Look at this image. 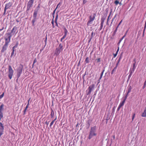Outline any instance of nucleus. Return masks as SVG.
<instances>
[{
	"label": "nucleus",
	"instance_id": "f257e3e1",
	"mask_svg": "<svg viewBox=\"0 0 146 146\" xmlns=\"http://www.w3.org/2000/svg\"><path fill=\"white\" fill-rule=\"evenodd\" d=\"M40 3H39L34 10L33 15V18L32 21V26H35V23L36 22V20L38 19V18H37V15L40 9Z\"/></svg>",
	"mask_w": 146,
	"mask_h": 146
},
{
	"label": "nucleus",
	"instance_id": "f03ea898",
	"mask_svg": "<svg viewBox=\"0 0 146 146\" xmlns=\"http://www.w3.org/2000/svg\"><path fill=\"white\" fill-rule=\"evenodd\" d=\"M96 127L94 126L91 127L89 132V134L88 138L89 139H91L94 136H96L97 135L96 133Z\"/></svg>",
	"mask_w": 146,
	"mask_h": 146
},
{
	"label": "nucleus",
	"instance_id": "7ed1b4c3",
	"mask_svg": "<svg viewBox=\"0 0 146 146\" xmlns=\"http://www.w3.org/2000/svg\"><path fill=\"white\" fill-rule=\"evenodd\" d=\"M23 65L21 64H20L17 69V80H18V78L20 77L21 75L22 74L23 69Z\"/></svg>",
	"mask_w": 146,
	"mask_h": 146
},
{
	"label": "nucleus",
	"instance_id": "20e7f679",
	"mask_svg": "<svg viewBox=\"0 0 146 146\" xmlns=\"http://www.w3.org/2000/svg\"><path fill=\"white\" fill-rule=\"evenodd\" d=\"M12 36L9 33H6L4 36L5 42L9 43L10 42L11 38Z\"/></svg>",
	"mask_w": 146,
	"mask_h": 146
},
{
	"label": "nucleus",
	"instance_id": "39448f33",
	"mask_svg": "<svg viewBox=\"0 0 146 146\" xmlns=\"http://www.w3.org/2000/svg\"><path fill=\"white\" fill-rule=\"evenodd\" d=\"M13 4V3L11 2H10L5 4L3 15H5L6 10L8 9H10V8L12 7Z\"/></svg>",
	"mask_w": 146,
	"mask_h": 146
},
{
	"label": "nucleus",
	"instance_id": "423d86ee",
	"mask_svg": "<svg viewBox=\"0 0 146 146\" xmlns=\"http://www.w3.org/2000/svg\"><path fill=\"white\" fill-rule=\"evenodd\" d=\"M95 84H92L88 88V91L86 90V95H89L90 94L91 92L94 89L95 87Z\"/></svg>",
	"mask_w": 146,
	"mask_h": 146
},
{
	"label": "nucleus",
	"instance_id": "0eeeda50",
	"mask_svg": "<svg viewBox=\"0 0 146 146\" xmlns=\"http://www.w3.org/2000/svg\"><path fill=\"white\" fill-rule=\"evenodd\" d=\"M8 69V76L9 78L10 79H11L12 78V76L13 75L14 71L12 69L11 66L10 65H9V66Z\"/></svg>",
	"mask_w": 146,
	"mask_h": 146
},
{
	"label": "nucleus",
	"instance_id": "6e6552de",
	"mask_svg": "<svg viewBox=\"0 0 146 146\" xmlns=\"http://www.w3.org/2000/svg\"><path fill=\"white\" fill-rule=\"evenodd\" d=\"M34 0H29L27 3V11H29L33 6Z\"/></svg>",
	"mask_w": 146,
	"mask_h": 146
},
{
	"label": "nucleus",
	"instance_id": "1a4fd4ad",
	"mask_svg": "<svg viewBox=\"0 0 146 146\" xmlns=\"http://www.w3.org/2000/svg\"><path fill=\"white\" fill-rule=\"evenodd\" d=\"M9 43L5 42V44L3 46L2 49L1 51V53H3L6 51L8 47Z\"/></svg>",
	"mask_w": 146,
	"mask_h": 146
},
{
	"label": "nucleus",
	"instance_id": "9d476101",
	"mask_svg": "<svg viewBox=\"0 0 146 146\" xmlns=\"http://www.w3.org/2000/svg\"><path fill=\"white\" fill-rule=\"evenodd\" d=\"M17 27H14L11 31L10 33H10L11 35L13 36V35L17 33V32L16 33V32L17 30Z\"/></svg>",
	"mask_w": 146,
	"mask_h": 146
},
{
	"label": "nucleus",
	"instance_id": "9b49d317",
	"mask_svg": "<svg viewBox=\"0 0 146 146\" xmlns=\"http://www.w3.org/2000/svg\"><path fill=\"white\" fill-rule=\"evenodd\" d=\"M96 16V13H94L93 14V17L92 18L91 16H90L89 17V20L88 21L87 23V25H88V24L90 23L91 22L93 21L95 19V17Z\"/></svg>",
	"mask_w": 146,
	"mask_h": 146
},
{
	"label": "nucleus",
	"instance_id": "f8f14e48",
	"mask_svg": "<svg viewBox=\"0 0 146 146\" xmlns=\"http://www.w3.org/2000/svg\"><path fill=\"white\" fill-rule=\"evenodd\" d=\"M4 130V126L2 123L0 124V137L3 134Z\"/></svg>",
	"mask_w": 146,
	"mask_h": 146
},
{
	"label": "nucleus",
	"instance_id": "ddd939ff",
	"mask_svg": "<svg viewBox=\"0 0 146 146\" xmlns=\"http://www.w3.org/2000/svg\"><path fill=\"white\" fill-rule=\"evenodd\" d=\"M31 99V98H30L28 100V104H27V106H26L25 109L23 111V115H25V114H26V110H27V108H28V106H29V101H30V100Z\"/></svg>",
	"mask_w": 146,
	"mask_h": 146
},
{
	"label": "nucleus",
	"instance_id": "4468645a",
	"mask_svg": "<svg viewBox=\"0 0 146 146\" xmlns=\"http://www.w3.org/2000/svg\"><path fill=\"white\" fill-rule=\"evenodd\" d=\"M107 16V15L104 14V15L102 16L101 19V23H104V21L106 19Z\"/></svg>",
	"mask_w": 146,
	"mask_h": 146
},
{
	"label": "nucleus",
	"instance_id": "2eb2a0df",
	"mask_svg": "<svg viewBox=\"0 0 146 146\" xmlns=\"http://www.w3.org/2000/svg\"><path fill=\"white\" fill-rule=\"evenodd\" d=\"M92 120L90 119H88L87 121L86 127L87 129L88 128L90 125V123H91Z\"/></svg>",
	"mask_w": 146,
	"mask_h": 146
},
{
	"label": "nucleus",
	"instance_id": "dca6fc26",
	"mask_svg": "<svg viewBox=\"0 0 146 146\" xmlns=\"http://www.w3.org/2000/svg\"><path fill=\"white\" fill-rule=\"evenodd\" d=\"M61 51H62L61 50L58 49V48H57L56 49L55 54H56L57 56L58 55Z\"/></svg>",
	"mask_w": 146,
	"mask_h": 146
},
{
	"label": "nucleus",
	"instance_id": "f3484780",
	"mask_svg": "<svg viewBox=\"0 0 146 146\" xmlns=\"http://www.w3.org/2000/svg\"><path fill=\"white\" fill-rule=\"evenodd\" d=\"M141 116L143 117L146 116V107L145 108Z\"/></svg>",
	"mask_w": 146,
	"mask_h": 146
},
{
	"label": "nucleus",
	"instance_id": "a211bd4d",
	"mask_svg": "<svg viewBox=\"0 0 146 146\" xmlns=\"http://www.w3.org/2000/svg\"><path fill=\"white\" fill-rule=\"evenodd\" d=\"M58 15L57 14V13L56 15V18H55V22L56 24V26H57V27H58V23L57 22V19L58 18Z\"/></svg>",
	"mask_w": 146,
	"mask_h": 146
},
{
	"label": "nucleus",
	"instance_id": "6ab92c4d",
	"mask_svg": "<svg viewBox=\"0 0 146 146\" xmlns=\"http://www.w3.org/2000/svg\"><path fill=\"white\" fill-rule=\"evenodd\" d=\"M127 88H128L127 92L128 93H130L131 92V90L132 89V87L130 84H129V85H128Z\"/></svg>",
	"mask_w": 146,
	"mask_h": 146
},
{
	"label": "nucleus",
	"instance_id": "aec40b11",
	"mask_svg": "<svg viewBox=\"0 0 146 146\" xmlns=\"http://www.w3.org/2000/svg\"><path fill=\"white\" fill-rule=\"evenodd\" d=\"M4 106V104H2L0 106V112H3L4 110L3 107Z\"/></svg>",
	"mask_w": 146,
	"mask_h": 146
},
{
	"label": "nucleus",
	"instance_id": "412c9836",
	"mask_svg": "<svg viewBox=\"0 0 146 146\" xmlns=\"http://www.w3.org/2000/svg\"><path fill=\"white\" fill-rule=\"evenodd\" d=\"M51 112L50 114V117L51 118H52L54 115V112L52 109H51Z\"/></svg>",
	"mask_w": 146,
	"mask_h": 146
},
{
	"label": "nucleus",
	"instance_id": "4be33fe9",
	"mask_svg": "<svg viewBox=\"0 0 146 146\" xmlns=\"http://www.w3.org/2000/svg\"><path fill=\"white\" fill-rule=\"evenodd\" d=\"M15 51V48H12V51L11 52V55L10 56L11 58H12L14 54Z\"/></svg>",
	"mask_w": 146,
	"mask_h": 146
},
{
	"label": "nucleus",
	"instance_id": "5701e85b",
	"mask_svg": "<svg viewBox=\"0 0 146 146\" xmlns=\"http://www.w3.org/2000/svg\"><path fill=\"white\" fill-rule=\"evenodd\" d=\"M63 47L62 44L61 43H60L59 44L58 48L62 50H63Z\"/></svg>",
	"mask_w": 146,
	"mask_h": 146
},
{
	"label": "nucleus",
	"instance_id": "b1692460",
	"mask_svg": "<svg viewBox=\"0 0 146 146\" xmlns=\"http://www.w3.org/2000/svg\"><path fill=\"white\" fill-rule=\"evenodd\" d=\"M63 28L64 30V35H66L68 31L64 26Z\"/></svg>",
	"mask_w": 146,
	"mask_h": 146
},
{
	"label": "nucleus",
	"instance_id": "393cba45",
	"mask_svg": "<svg viewBox=\"0 0 146 146\" xmlns=\"http://www.w3.org/2000/svg\"><path fill=\"white\" fill-rule=\"evenodd\" d=\"M133 61H134V62L133 63V67L132 68V69L133 70H135V64H136V61L135 59H134L133 60Z\"/></svg>",
	"mask_w": 146,
	"mask_h": 146
},
{
	"label": "nucleus",
	"instance_id": "a878e982",
	"mask_svg": "<svg viewBox=\"0 0 146 146\" xmlns=\"http://www.w3.org/2000/svg\"><path fill=\"white\" fill-rule=\"evenodd\" d=\"M62 2L61 1H60L59 2L58 4L56 6V9H57L58 8H59L60 7V6H59V5H61L62 4Z\"/></svg>",
	"mask_w": 146,
	"mask_h": 146
},
{
	"label": "nucleus",
	"instance_id": "bb28decb",
	"mask_svg": "<svg viewBox=\"0 0 146 146\" xmlns=\"http://www.w3.org/2000/svg\"><path fill=\"white\" fill-rule=\"evenodd\" d=\"M117 68L114 67L113 69L112 70L111 72V74H113L115 72Z\"/></svg>",
	"mask_w": 146,
	"mask_h": 146
},
{
	"label": "nucleus",
	"instance_id": "cd10ccee",
	"mask_svg": "<svg viewBox=\"0 0 146 146\" xmlns=\"http://www.w3.org/2000/svg\"><path fill=\"white\" fill-rule=\"evenodd\" d=\"M56 118H57L56 117L55 119L54 120H53L51 122V123H50V127H51L52 126V125L54 123V121L56 119Z\"/></svg>",
	"mask_w": 146,
	"mask_h": 146
},
{
	"label": "nucleus",
	"instance_id": "c85d7f7f",
	"mask_svg": "<svg viewBox=\"0 0 146 146\" xmlns=\"http://www.w3.org/2000/svg\"><path fill=\"white\" fill-rule=\"evenodd\" d=\"M103 24H104V23H101L100 27V28L99 29V31H100L102 29V27H103Z\"/></svg>",
	"mask_w": 146,
	"mask_h": 146
},
{
	"label": "nucleus",
	"instance_id": "c756f323",
	"mask_svg": "<svg viewBox=\"0 0 146 146\" xmlns=\"http://www.w3.org/2000/svg\"><path fill=\"white\" fill-rule=\"evenodd\" d=\"M18 45V42H16V44H15V45L13 47V48L15 49V48H17V47Z\"/></svg>",
	"mask_w": 146,
	"mask_h": 146
},
{
	"label": "nucleus",
	"instance_id": "7c9ffc66",
	"mask_svg": "<svg viewBox=\"0 0 146 146\" xmlns=\"http://www.w3.org/2000/svg\"><path fill=\"white\" fill-rule=\"evenodd\" d=\"M85 62L86 63H88L89 62V58L88 57H87L86 60H85Z\"/></svg>",
	"mask_w": 146,
	"mask_h": 146
},
{
	"label": "nucleus",
	"instance_id": "2f4dec72",
	"mask_svg": "<svg viewBox=\"0 0 146 146\" xmlns=\"http://www.w3.org/2000/svg\"><path fill=\"white\" fill-rule=\"evenodd\" d=\"M108 11H109V9H108V8L106 9L105 10L106 13H105L104 14L105 15H108Z\"/></svg>",
	"mask_w": 146,
	"mask_h": 146
},
{
	"label": "nucleus",
	"instance_id": "473e14b6",
	"mask_svg": "<svg viewBox=\"0 0 146 146\" xmlns=\"http://www.w3.org/2000/svg\"><path fill=\"white\" fill-rule=\"evenodd\" d=\"M114 3L116 5H117L119 3V1L117 0H116L115 1Z\"/></svg>",
	"mask_w": 146,
	"mask_h": 146
},
{
	"label": "nucleus",
	"instance_id": "72a5a7b5",
	"mask_svg": "<svg viewBox=\"0 0 146 146\" xmlns=\"http://www.w3.org/2000/svg\"><path fill=\"white\" fill-rule=\"evenodd\" d=\"M47 39V35H46V38H45V40L44 41V42L45 43V45L44 46L43 48H44L45 47V46H46V45Z\"/></svg>",
	"mask_w": 146,
	"mask_h": 146
},
{
	"label": "nucleus",
	"instance_id": "f704fd0d",
	"mask_svg": "<svg viewBox=\"0 0 146 146\" xmlns=\"http://www.w3.org/2000/svg\"><path fill=\"white\" fill-rule=\"evenodd\" d=\"M134 70H133V69H132V70H129V74L132 75V74L133 73V72H134Z\"/></svg>",
	"mask_w": 146,
	"mask_h": 146
},
{
	"label": "nucleus",
	"instance_id": "c9c22d12",
	"mask_svg": "<svg viewBox=\"0 0 146 146\" xmlns=\"http://www.w3.org/2000/svg\"><path fill=\"white\" fill-rule=\"evenodd\" d=\"M131 75H132L129 74V75L128 76L127 79V82H128V81L129 80L130 78H131Z\"/></svg>",
	"mask_w": 146,
	"mask_h": 146
},
{
	"label": "nucleus",
	"instance_id": "e433bc0d",
	"mask_svg": "<svg viewBox=\"0 0 146 146\" xmlns=\"http://www.w3.org/2000/svg\"><path fill=\"white\" fill-rule=\"evenodd\" d=\"M3 117V112H0V118H2Z\"/></svg>",
	"mask_w": 146,
	"mask_h": 146
},
{
	"label": "nucleus",
	"instance_id": "4c0bfd02",
	"mask_svg": "<svg viewBox=\"0 0 146 146\" xmlns=\"http://www.w3.org/2000/svg\"><path fill=\"white\" fill-rule=\"evenodd\" d=\"M66 35H64V36L61 38V40H60V41L61 42H62V40L63 39H64L65 38V37H66Z\"/></svg>",
	"mask_w": 146,
	"mask_h": 146
},
{
	"label": "nucleus",
	"instance_id": "58836bf2",
	"mask_svg": "<svg viewBox=\"0 0 146 146\" xmlns=\"http://www.w3.org/2000/svg\"><path fill=\"white\" fill-rule=\"evenodd\" d=\"M117 29H115V30L114 31L113 33V36H114L116 32L117 31Z\"/></svg>",
	"mask_w": 146,
	"mask_h": 146
},
{
	"label": "nucleus",
	"instance_id": "ea45409f",
	"mask_svg": "<svg viewBox=\"0 0 146 146\" xmlns=\"http://www.w3.org/2000/svg\"><path fill=\"white\" fill-rule=\"evenodd\" d=\"M4 92H3L2 94L0 95V99L2 98L4 96Z\"/></svg>",
	"mask_w": 146,
	"mask_h": 146
},
{
	"label": "nucleus",
	"instance_id": "a19ab883",
	"mask_svg": "<svg viewBox=\"0 0 146 146\" xmlns=\"http://www.w3.org/2000/svg\"><path fill=\"white\" fill-rule=\"evenodd\" d=\"M95 33H94L93 32H92L91 33V37L92 38L95 35Z\"/></svg>",
	"mask_w": 146,
	"mask_h": 146
},
{
	"label": "nucleus",
	"instance_id": "79ce46f5",
	"mask_svg": "<svg viewBox=\"0 0 146 146\" xmlns=\"http://www.w3.org/2000/svg\"><path fill=\"white\" fill-rule=\"evenodd\" d=\"M97 61V62H100V58H99L98 59H97L96 60V61Z\"/></svg>",
	"mask_w": 146,
	"mask_h": 146
},
{
	"label": "nucleus",
	"instance_id": "37998d69",
	"mask_svg": "<svg viewBox=\"0 0 146 146\" xmlns=\"http://www.w3.org/2000/svg\"><path fill=\"white\" fill-rule=\"evenodd\" d=\"M87 0H83V4H84L87 2Z\"/></svg>",
	"mask_w": 146,
	"mask_h": 146
},
{
	"label": "nucleus",
	"instance_id": "c03bdc74",
	"mask_svg": "<svg viewBox=\"0 0 146 146\" xmlns=\"http://www.w3.org/2000/svg\"><path fill=\"white\" fill-rule=\"evenodd\" d=\"M51 23H52V27L53 28H54V21L53 20H52V22Z\"/></svg>",
	"mask_w": 146,
	"mask_h": 146
},
{
	"label": "nucleus",
	"instance_id": "a18cd8bd",
	"mask_svg": "<svg viewBox=\"0 0 146 146\" xmlns=\"http://www.w3.org/2000/svg\"><path fill=\"white\" fill-rule=\"evenodd\" d=\"M104 71H105V68H104V69H103V70H102V72L101 73V75L103 76V74L104 72Z\"/></svg>",
	"mask_w": 146,
	"mask_h": 146
},
{
	"label": "nucleus",
	"instance_id": "49530a36",
	"mask_svg": "<svg viewBox=\"0 0 146 146\" xmlns=\"http://www.w3.org/2000/svg\"><path fill=\"white\" fill-rule=\"evenodd\" d=\"M146 86V83L145 82H144V86L143 87V89H144L145 88Z\"/></svg>",
	"mask_w": 146,
	"mask_h": 146
},
{
	"label": "nucleus",
	"instance_id": "de8ad7c7",
	"mask_svg": "<svg viewBox=\"0 0 146 146\" xmlns=\"http://www.w3.org/2000/svg\"><path fill=\"white\" fill-rule=\"evenodd\" d=\"M121 56L119 57V59H118V60H117V62H118V63H119V62H120V60H121Z\"/></svg>",
	"mask_w": 146,
	"mask_h": 146
},
{
	"label": "nucleus",
	"instance_id": "09e8293b",
	"mask_svg": "<svg viewBox=\"0 0 146 146\" xmlns=\"http://www.w3.org/2000/svg\"><path fill=\"white\" fill-rule=\"evenodd\" d=\"M37 62V60H36V58H35L34 59V61H33V63L34 64H35V63L36 62Z\"/></svg>",
	"mask_w": 146,
	"mask_h": 146
},
{
	"label": "nucleus",
	"instance_id": "8fccbe9b",
	"mask_svg": "<svg viewBox=\"0 0 146 146\" xmlns=\"http://www.w3.org/2000/svg\"><path fill=\"white\" fill-rule=\"evenodd\" d=\"M56 9H55L53 11V13H52V15H54V14L55 13L56 10Z\"/></svg>",
	"mask_w": 146,
	"mask_h": 146
},
{
	"label": "nucleus",
	"instance_id": "3c124183",
	"mask_svg": "<svg viewBox=\"0 0 146 146\" xmlns=\"http://www.w3.org/2000/svg\"><path fill=\"white\" fill-rule=\"evenodd\" d=\"M128 30H127L126 31V32H125V35H124L123 36H124L125 37V36H126V35H127V32H128Z\"/></svg>",
	"mask_w": 146,
	"mask_h": 146
},
{
	"label": "nucleus",
	"instance_id": "603ef678",
	"mask_svg": "<svg viewBox=\"0 0 146 146\" xmlns=\"http://www.w3.org/2000/svg\"><path fill=\"white\" fill-rule=\"evenodd\" d=\"M135 113H134L133 116H132V120H133L134 119V117H135Z\"/></svg>",
	"mask_w": 146,
	"mask_h": 146
},
{
	"label": "nucleus",
	"instance_id": "864d4df0",
	"mask_svg": "<svg viewBox=\"0 0 146 146\" xmlns=\"http://www.w3.org/2000/svg\"><path fill=\"white\" fill-rule=\"evenodd\" d=\"M49 121H46V122H45V123L47 125H48V124L49 123Z\"/></svg>",
	"mask_w": 146,
	"mask_h": 146
},
{
	"label": "nucleus",
	"instance_id": "5fc2aeb1",
	"mask_svg": "<svg viewBox=\"0 0 146 146\" xmlns=\"http://www.w3.org/2000/svg\"><path fill=\"white\" fill-rule=\"evenodd\" d=\"M125 37L124 36H123L121 39H120L119 40V41H121Z\"/></svg>",
	"mask_w": 146,
	"mask_h": 146
},
{
	"label": "nucleus",
	"instance_id": "6e6d98bb",
	"mask_svg": "<svg viewBox=\"0 0 146 146\" xmlns=\"http://www.w3.org/2000/svg\"><path fill=\"white\" fill-rule=\"evenodd\" d=\"M112 9H111V11L110 12V14H109V16H108V17H110V15H111V13H112Z\"/></svg>",
	"mask_w": 146,
	"mask_h": 146
},
{
	"label": "nucleus",
	"instance_id": "4d7b16f0",
	"mask_svg": "<svg viewBox=\"0 0 146 146\" xmlns=\"http://www.w3.org/2000/svg\"><path fill=\"white\" fill-rule=\"evenodd\" d=\"M115 107H114L113 108H112V113H113V112H114V111H115Z\"/></svg>",
	"mask_w": 146,
	"mask_h": 146
},
{
	"label": "nucleus",
	"instance_id": "13d9d810",
	"mask_svg": "<svg viewBox=\"0 0 146 146\" xmlns=\"http://www.w3.org/2000/svg\"><path fill=\"white\" fill-rule=\"evenodd\" d=\"M124 104L122 102H121L119 104L121 106H123Z\"/></svg>",
	"mask_w": 146,
	"mask_h": 146
},
{
	"label": "nucleus",
	"instance_id": "bf43d9fd",
	"mask_svg": "<svg viewBox=\"0 0 146 146\" xmlns=\"http://www.w3.org/2000/svg\"><path fill=\"white\" fill-rule=\"evenodd\" d=\"M119 63H118V62H117V63L116 64V66H115V67L116 68H117V66H118V65Z\"/></svg>",
	"mask_w": 146,
	"mask_h": 146
},
{
	"label": "nucleus",
	"instance_id": "052dcab7",
	"mask_svg": "<svg viewBox=\"0 0 146 146\" xmlns=\"http://www.w3.org/2000/svg\"><path fill=\"white\" fill-rule=\"evenodd\" d=\"M146 28V27H145V26L144 27V29L143 30V33H145V30Z\"/></svg>",
	"mask_w": 146,
	"mask_h": 146
},
{
	"label": "nucleus",
	"instance_id": "680f3d73",
	"mask_svg": "<svg viewBox=\"0 0 146 146\" xmlns=\"http://www.w3.org/2000/svg\"><path fill=\"white\" fill-rule=\"evenodd\" d=\"M129 93H128V92H127V94H126L125 95V96L126 97H127L128 96V94Z\"/></svg>",
	"mask_w": 146,
	"mask_h": 146
},
{
	"label": "nucleus",
	"instance_id": "e2e57ef3",
	"mask_svg": "<svg viewBox=\"0 0 146 146\" xmlns=\"http://www.w3.org/2000/svg\"><path fill=\"white\" fill-rule=\"evenodd\" d=\"M109 18H110L109 17H108V18L107 20V24H108V21L109 19Z\"/></svg>",
	"mask_w": 146,
	"mask_h": 146
},
{
	"label": "nucleus",
	"instance_id": "0e129e2a",
	"mask_svg": "<svg viewBox=\"0 0 146 146\" xmlns=\"http://www.w3.org/2000/svg\"><path fill=\"white\" fill-rule=\"evenodd\" d=\"M102 78V77H100L99 79L98 80V83H99L100 82V80Z\"/></svg>",
	"mask_w": 146,
	"mask_h": 146
},
{
	"label": "nucleus",
	"instance_id": "69168bd1",
	"mask_svg": "<svg viewBox=\"0 0 146 146\" xmlns=\"http://www.w3.org/2000/svg\"><path fill=\"white\" fill-rule=\"evenodd\" d=\"M125 100H125V99H123V100L122 102H121L124 104Z\"/></svg>",
	"mask_w": 146,
	"mask_h": 146
},
{
	"label": "nucleus",
	"instance_id": "338daca9",
	"mask_svg": "<svg viewBox=\"0 0 146 146\" xmlns=\"http://www.w3.org/2000/svg\"><path fill=\"white\" fill-rule=\"evenodd\" d=\"M117 54H113V55H114V57L115 58V57L117 55Z\"/></svg>",
	"mask_w": 146,
	"mask_h": 146
},
{
	"label": "nucleus",
	"instance_id": "774afa93",
	"mask_svg": "<svg viewBox=\"0 0 146 146\" xmlns=\"http://www.w3.org/2000/svg\"><path fill=\"white\" fill-rule=\"evenodd\" d=\"M15 20L16 21L17 23H18L19 22V21L18 19H16Z\"/></svg>",
	"mask_w": 146,
	"mask_h": 146
}]
</instances>
